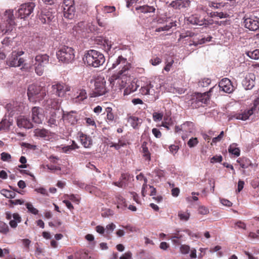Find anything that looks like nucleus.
I'll use <instances>...</instances> for the list:
<instances>
[{"label":"nucleus","mask_w":259,"mask_h":259,"mask_svg":"<svg viewBox=\"0 0 259 259\" xmlns=\"http://www.w3.org/2000/svg\"><path fill=\"white\" fill-rule=\"evenodd\" d=\"M24 54V52L22 50L12 52L7 59V64L10 67H19L23 65L25 60L23 58H21L20 56Z\"/></svg>","instance_id":"nucleus-6"},{"label":"nucleus","mask_w":259,"mask_h":259,"mask_svg":"<svg viewBox=\"0 0 259 259\" xmlns=\"http://www.w3.org/2000/svg\"><path fill=\"white\" fill-rule=\"evenodd\" d=\"M64 17L68 19H72L74 17L75 9L74 6L69 5L67 7H63Z\"/></svg>","instance_id":"nucleus-25"},{"label":"nucleus","mask_w":259,"mask_h":259,"mask_svg":"<svg viewBox=\"0 0 259 259\" xmlns=\"http://www.w3.org/2000/svg\"><path fill=\"white\" fill-rule=\"evenodd\" d=\"M9 231V228L7 224L0 221V233L7 234Z\"/></svg>","instance_id":"nucleus-53"},{"label":"nucleus","mask_w":259,"mask_h":259,"mask_svg":"<svg viewBox=\"0 0 259 259\" xmlns=\"http://www.w3.org/2000/svg\"><path fill=\"white\" fill-rule=\"evenodd\" d=\"M17 124L20 128H31L33 125L30 120L23 116H19L17 119Z\"/></svg>","instance_id":"nucleus-22"},{"label":"nucleus","mask_w":259,"mask_h":259,"mask_svg":"<svg viewBox=\"0 0 259 259\" xmlns=\"http://www.w3.org/2000/svg\"><path fill=\"white\" fill-rule=\"evenodd\" d=\"M255 110V107L253 105L248 109L241 110L234 114V117L236 119L245 121L248 119L254 113Z\"/></svg>","instance_id":"nucleus-13"},{"label":"nucleus","mask_w":259,"mask_h":259,"mask_svg":"<svg viewBox=\"0 0 259 259\" xmlns=\"http://www.w3.org/2000/svg\"><path fill=\"white\" fill-rule=\"evenodd\" d=\"M156 90L157 91H155L153 88V85H152L151 83H149L148 90H149V93H148V95L155 96V94H157L159 92L157 88L156 89Z\"/></svg>","instance_id":"nucleus-60"},{"label":"nucleus","mask_w":259,"mask_h":259,"mask_svg":"<svg viewBox=\"0 0 259 259\" xmlns=\"http://www.w3.org/2000/svg\"><path fill=\"white\" fill-rule=\"evenodd\" d=\"M105 112L107 113L106 121L109 124L114 122V116L112 112V108L108 107L105 108Z\"/></svg>","instance_id":"nucleus-38"},{"label":"nucleus","mask_w":259,"mask_h":259,"mask_svg":"<svg viewBox=\"0 0 259 259\" xmlns=\"http://www.w3.org/2000/svg\"><path fill=\"white\" fill-rule=\"evenodd\" d=\"M34 133L35 136L44 139H49L50 137V132L44 128H36L34 131Z\"/></svg>","instance_id":"nucleus-32"},{"label":"nucleus","mask_w":259,"mask_h":259,"mask_svg":"<svg viewBox=\"0 0 259 259\" xmlns=\"http://www.w3.org/2000/svg\"><path fill=\"white\" fill-rule=\"evenodd\" d=\"M1 159L3 161H10L11 156L9 153L4 152L1 153Z\"/></svg>","instance_id":"nucleus-58"},{"label":"nucleus","mask_w":259,"mask_h":259,"mask_svg":"<svg viewBox=\"0 0 259 259\" xmlns=\"http://www.w3.org/2000/svg\"><path fill=\"white\" fill-rule=\"evenodd\" d=\"M12 122L7 119H3L0 122V131L2 130H8L12 125Z\"/></svg>","instance_id":"nucleus-43"},{"label":"nucleus","mask_w":259,"mask_h":259,"mask_svg":"<svg viewBox=\"0 0 259 259\" xmlns=\"http://www.w3.org/2000/svg\"><path fill=\"white\" fill-rule=\"evenodd\" d=\"M127 121L134 129H137L142 124L143 120L135 116L130 115L128 116Z\"/></svg>","instance_id":"nucleus-27"},{"label":"nucleus","mask_w":259,"mask_h":259,"mask_svg":"<svg viewBox=\"0 0 259 259\" xmlns=\"http://www.w3.org/2000/svg\"><path fill=\"white\" fill-rule=\"evenodd\" d=\"M194 35H195L194 33L189 31H187L186 32L182 33L180 34V39L186 38L187 37H192L194 36Z\"/></svg>","instance_id":"nucleus-56"},{"label":"nucleus","mask_w":259,"mask_h":259,"mask_svg":"<svg viewBox=\"0 0 259 259\" xmlns=\"http://www.w3.org/2000/svg\"><path fill=\"white\" fill-rule=\"evenodd\" d=\"M65 119L71 124H75L78 120L77 113L75 111H71L65 116Z\"/></svg>","instance_id":"nucleus-30"},{"label":"nucleus","mask_w":259,"mask_h":259,"mask_svg":"<svg viewBox=\"0 0 259 259\" xmlns=\"http://www.w3.org/2000/svg\"><path fill=\"white\" fill-rule=\"evenodd\" d=\"M208 6L215 9L223 10L228 9L230 5L228 3L221 2L219 0H213L208 2Z\"/></svg>","instance_id":"nucleus-23"},{"label":"nucleus","mask_w":259,"mask_h":259,"mask_svg":"<svg viewBox=\"0 0 259 259\" xmlns=\"http://www.w3.org/2000/svg\"><path fill=\"white\" fill-rule=\"evenodd\" d=\"M83 60L88 65L95 68L102 65L105 61L103 54L94 50L88 51L84 56Z\"/></svg>","instance_id":"nucleus-3"},{"label":"nucleus","mask_w":259,"mask_h":259,"mask_svg":"<svg viewBox=\"0 0 259 259\" xmlns=\"http://www.w3.org/2000/svg\"><path fill=\"white\" fill-rule=\"evenodd\" d=\"M212 38V37L210 35L207 36L206 37H202L200 39L195 40L193 39L192 40H190V46L194 45L197 46L198 45L203 44L206 42H209Z\"/></svg>","instance_id":"nucleus-34"},{"label":"nucleus","mask_w":259,"mask_h":259,"mask_svg":"<svg viewBox=\"0 0 259 259\" xmlns=\"http://www.w3.org/2000/svg\"><path fill=\"white\" fill-rule=\"evenodd\" d=\"M236 143H233L231 144L228 148V151L230 153L236 156H239L240 155V149L237 147Z\"/></svg>","instance_id":"nucleus-40"},{"label":"nucleus","mask_w":259,"mask_h":259,"mask_svg":"<svg viewBox=\"0 0 259 259\" xmlns=\"http://www.w3.org/2000/svg\"><path fill=\"white\" fill-rule=\"evenodd\" d=\"M189 23L199 26L206 25V20L204 19H200L196 15H191L187 18Z\"/></svg>","instance_id":"nucleus-29"},{"label":"nucleus","mask_w":259,"mask_h":259,"mask_svg":"<svg viewBox=\"0 0 259 259\" xmlns=\"http://www.w3.org/2000/svg\"><path fill=\"white\" fill-rule=\"evenodd\" d=\"M102 11L104 14H111L113 17H116L119 15L118 12L116 11L114 6H105L102 8Z\"/></svg>","instance_id":"nucleus-31"},{"label":"nucleus","mask_w":259,"mask_h":259,"mask_svg":"<svg viewBox=\"0 0 259 259\" xmlns=\"http://www.w3.org/2000/svg\"><path fill=\"white\" fill-rule=\"evenodd\" d=\"M198 140L197 138H191L187 142L188 146L190 148H193L198 144Z\"/></svg>","instance_id":"nucleus-54"},{"label":"nucleus","mask_w":259,"mask_h":259,"mask_svg":"<svg viewBox=\"0 0 259 259\" xmlns=\"http://www.w3.org/2000/svg\"><path fill=\"white\" fill-rule=\"evenodd\" d=\"M185 90L182 88H172L168 89V92H172L173 93H178V94L181 95L185 93Z\"/></svg>","instance_id":"nucleus-59"},{"label":"nucleus","mask_w":259,"mask_h":259,"mask_svg":"<svg viewBox=\"0 0 259 259\" xmlns=\"http://www.w3.org/2000/svg\"><path fill=\"white\" fill-rule=\"evenodd\" d=\"M180 250L183 254H187L190 251V247L187 245H182Z\"/></svg>","instance_id":"nucleus-64"},{"label":"nucleus","mask_w":259,"mask_h":259,"mask_svg":"<svg viewBox=\"0 0 259 259\" xmlns=\"http://www.w3.org/2000/svg\"><path fill=\"white\" fill-rule=\"evenodd\" d=\"M209 92L203 94L196 93L193 96L191 100V104L193 108H197L201 106L203 104H207L209 100L208 94Z\"/></svg>","instance_id":"nucleus-11"},{"label":"nucleus","mask_w":259,"mask_h":259,"mask_svg":"<svg viewBox=\"0 0 259 259\" xmlns=\"http://www.w3.org/2000/svg\"><path fill=\"white\" fill-rule=\"evenodd\" d=\"M95 89L94 94L95 97L105 95L107 92L106 87V80L103 77L98 76L95 80Z\"/></svg>","instance_id":"nucleus-10"},{"label":"nucleus","mask_w":259,"mask_h":259,"mask_svg":"<svg viewBox=\"0 0 259 259\" xmlns=\"http://www.w3.org/2000/svg\"><path fill=\"white\" fill-rule=\"evenodd\" d=\"M25 205L29 212L34 215L38 214V210L36 208H34L31 203L27 202L25 204Z\"/></svg>","instance_id":"nucleus-50"},{"label":"nucleus","mask_w":259,"mask_h":259,"mask_svg":"<svg viewBox=\"0 0 259 259\" xmlns=\"http://www.w3.org/2000/svg\"><path fill=\"white\" fill-rule=\"evenodd\" d=\"M56 56L59 61L69 63L74 60V51L72 48L64 46L59 49Z\"/></svg>","instance_id":"nucleus-5"},{"label":"nucleus","mask_w":259,"mask_h":259,"mask_svg":"<svg viewBox=\"0 0 259 259\" xmlns=\"http://www.w3.org/2000/svg\"><path fill=\"white\" fill-rule=\"evenodd\" d=\"M61 101L59 99H50L43 102L44 105L48 108L57 109L59 108Z\"/></svg>","instance_id":"nucleus-24"},{"label":"nucleus","mask_w":259,"mask_h":259,"mask_svg":"<svg viewBox=\"0 0 259 259\" xmlns=\"http://www.w3.org/2000/svg\"><path fill=\"white\" fill-rule=\"evenodd\" d=\"M237 162L239 163L240 166L243 168H247L249 166L252 165L251 161L249 159L246 157L239 158L237 160Z\"/></svg>","instance_id":"nucleus-36"},{"label":"nucleus","mask_w":259,"mask_h":259,"mask_svg":"<svg viewBox=\"0 0 259 259\" xmlns=\"http://www.w3.org/2000/svg\"><path fill=\"white\" fill-rule=\"evenodd\" d=\"M2 44L4 48L9 47V49H11L13 44L12 39L10 37H5L2 40Z\"/></svg>","instance_id":"nucleus-52"},{"label":"nucleus","mask_w":259,"mask_h":259,"mask_svg":"<svg viewBox=\"0 0 259 259\" xmlns=\"http://www.w3.org/2000/svg\"><path fill=\"white\" fill-rule=\"evenodd\" d=\"M134 176H131L130 174L126 173V174H122L120 178V180H121L122 181L123 180L128 181H130L131 178H133Z\"/></svg>","instance_id":"nucleus-62"},{"label":"nucleus","mask_w":259,"mask_h":259,"mask_svg":"<svg viewBox=\"0 0 259 259\" xmlns=\"http://www.w3.org/2000/svg\"><path fill=\"white\" fill-rule=\"evenodd\" d=\"M32 63L34 67L35 72L36 74L39 76L42 75L45 66L35 63H34V61H32Z\"/></svg>","instance_id":"nucleus-46"},{"label":"nucleus","mask_w":259,"mask_h":259,"mask_svg":"<svg viewBox=\"0 0 259 259\" xmlns=\"http://www.w3.org/2000/svg\"><path fill=\"white\" fill-rule=\"evenodd\" d=\"M35 7V4L33 2L22 4L17 11L18 18L26 19L33 13Z\"/></svg>","instance_id":"nucleus-8"},{"label":"nucleus","mask_w":259,"mask_h":259,"mask_svg":"<svg viewBox=\"0 0 259 259\" xmlns=\"http://www.w3.org/2000/svg\"><path fill=\"white\" fill-rule=\"evenodd\" d=\"M115 198L117 203V207L122 210L124 209L127 206L125 199L120 195H117Z\"/></svg>","instance_id":"nucleus-37"},{"label":"nucleus","mask_w":259,"mask_h":259,"mask_svg":"<svg viewBox=\"0 0 259 259\" xmlns=\"http://www.w3.org/2000/svg\"><path fill=\"white\" fill-rule=\"evenodd\" d=\"M14 11L12 9L6 10L0 13V34H6L11 32L16 25Z\"/></svg>","instance_id":"nucleus-2"},{"label":"nucleus","mask_w":259,"mask_h":259,"mask_svg":"<svg viewBox=\"0 0 259 259\" xmlns=\"http://www.w3.org/2000/svg\"><path fill=\"white\" fill-rule=\"evenodd\" d=\"M1 194L8 198H14L16 195L15 192L9 191L7 189H2L1 191Z\"/></svg>","instance_id":"nucleus-47"},{"label":"nucleus","mask_w":259,"mask_h":259,"mask_svg":"<svg viewBox=\"0 0 259 259\" xmlns=\"http://www.w3.org/2000/svg\"><path fill=\"white\" fill-rule=\"evenodd\" d=\"M163 115L161 112H154L153 113V119L155 122L160 121L162 119Z\"/></svg>","instance_id":"nucleus-55"},{"label":"nucleus","mask_w":259,"mask_h":259,"mask_svg":"<svg viewBox=\"0 0 259 259\" xmlns=\"http://www.w3.org/2000/svg\"><path fill=\"white\" fill-rule=\"evenodd\" d=\"M49 56L45 54H39L35 56L34 63L46 66L49 63Z\"/></svg>","instance_id":"nucleus-28"},{"label":"nucleus","mask_w":259,"mask_h":259,"mask_svg":"<svg viewBox=\"0 0 259 259\" xmlns=\"http://www.w3.org/2000/svg\"><path fill=\"white\" fill-rule=\"evenodd\" d=\"M211 81L210 78H204L198 82V86L202 88L207 87L210 84Z\"/></svg>","instance_id":"nucleus-49"},{"label":"nucleus","mask_w":259,"mask_h":259,"mask_svg":"<svg viewBox=\"0 0 259 259\" xmlns=\"http://www.w3.org/2000/svg\"><path fill=\"white\" fill-rule=\"evenodd\" d=\"M131 67V65L128 62L126 58L124 57L122 55H119L113 61L111 66L109 68V70L114 69L118 70L116 75H112V77L109 78V80L110 84L114 85L115 80H116L120 77L127 76Z\"/></svg>","instance_id":"nucleus-1"},{"label":"nucleus","mask_w":259,"mask_h":259,"mask_svg":"<svg viewBox=\"0 0 259 259\" xmlns=\"http://www.w3.org/2000/svg\"><path fill=\"white\" fill-rule=\"evenodd\" d=\"M243 24L249 30L256 31L259 29V17L253 15H246L243 18Z\"/></svg>","instance_id":"nucleus-9"},{"label":"nucleus","mask_w":259,"mask_h":259,"mask_svg":"<svg viewBox=\"0 0 259 259\" xmlns=\"http://www.w3.org/2000/svg\"><path fill=\"white\" fill-rule=\"evenodd\" d=\"M80 141L84 148H89L92 144L91 138L83 133H78Z\"/></svg>","instance_id":"nucleus-26"},{"label":"nucleus","mask_w":259,"mask_h":259,"mask_svg":"<svg viewBox=\"0 0 259 259\" xmlns=\"http://www.w3.org/2000/svg\"><path fill=\"white\" fill-rule=\"evenodd\" d=\"M95 42L96 44L102 46L103 49L107 53L110 51L113 45V42L111 40L101 36H97L95 39Z\"/></svg>","instance_id":"nucleus-15"},{"label":"nucleus","mask_w":259,"mask_h":259,"mask_svg":"<svg viewBox=\"0 0 259 259\" xmlns=\"http://www.w3.org/2000/svg\"><path fill=\"white\" fill-rule=\"evenodd\" d=\"M149 3L150 5L146 4L141 6H137L135 9L138 12L144 14L154 13L157 7L156 2L152 0V2Z\"/></svg>","instance_id":"nucleus-17"},{"label":"nucleus","mask_w":259,"mask_h":259,"mask_svg":"<svg viewBox=\"0 0 259 259\" xmlns=\"http://www.w3.org/2000/svg\"><path fill=\"white\" fill-rule=\"evenodd\" d=\"M23 105L21 103H17L16 105L14 104L13 105V107L11 109V111L10 113L12 115H13L15 113H20L23 111Z\"/></svg>","instance_id":"nucleus-44"},{"label":"nucleus","mask_w":259,"mask_h":259,"mask_svg":"<svg viewBox=\"0 0 259 259\" xmlns=\"http://www.w3.org/2000/svg\"><path fill=\"white\" fill-rule=\"evenodd\" d=\"M87 98V93L85 90H79L76 92V97L73 99L74 102L79 103Z\"/></svg>","instance_id":"nucleus-33"},{"label":"nucleus","mask_w":259,"mask_h":259,"mask_svg":"<svg viewBox=\"0 0 259 259\" xmlns=\"http://www.w3.org/2000/svg\"><path fill=\"white\" fill-rule=\"evenodd\" d=\"M5 215L6 218L10 220L9 225L12 228H16L18 224L21 221V218L18 213L12 214L10 211H7Z\"/></svg>","instance_id":"nucleus-16"},{"label":"nucleus","mask_w":259,"mask_h":259,"mask_svg":"<svg viewBox=\"0 0 259 259\" xmlns=\"http://www.w3.org/2000/svg\"><path fill=\"white\" fill-rule=\"evenodd\" d=\"M183 133L182 134V138L185 141L186 140L190 134L193 133L195 130L194 124L191 121H186L182 124V128Z\"/></svg>","instance_id":"nucleus-14"},{"label":"nucleus","mask_w":259,"mask_h":259,"mask_svg":"<svg viewBox=\"0 0 259 259\" xmlns=\"http://www.w3.org/2000/svg\"><path fill=\"white\" fill-rule=\"evenodd\" d=\"M71 88L68 84L61 82H54L51 87L48 94L55 95L59 97L64 96L65 94L70 91Z\"/></svg>","instance_id":"nucleus-7"},{"label":"nucleus","mask_w":259,"mask_h":259,"mask_svg":"<svg viewBox=\"0 0 259 259\" xmlns=\"http://www.w3.org/2000/svg\"><path fill=\"white\" fill-rule=\"evenodd\" d=\"M178 216L179 218L182 221H188L190 217V213L188 210L186 211L181 210L178 212Z\"/></svg>","instance_id":"nucleus-42"},{"label":"nucleus","mask_w":259,"mask_h":259,"mask_svg":"<svg viewBox=\"0 0 259 259\" xmlns=\"http://www.w3.org/2000/svg\"><path fill=\"white\" fill-rule=\"evenodd\" d=\"M220 88V90L223 91L227 93H231L234 90V87L233 86L231 80L227 78H223L219 82V85H214L211 88L209 91V93H211L214 89Z\"/></svg>","instance_id":"nucleus-12"},{"label":"nucleus","mask_w":259,"mask_h":259,"mask_svg":"<svg viewBox=\"0 0 259 259\" xmlns=\"http://www.w3.org/2000/svg\"><path fill=\"white\" fill-rule=\"evenodd\" d=\"M139 85H138L135 81L132 82L130 84L126 87V88L124 90V95H129L134 92H135Z\"/></svg>","instance_id":"nucleus-39"},{"label":"nucleus","mask_w":259,"mask_h":259,"mask_svg":"<svg viewBox=\"0 0 259 259\" xmlns=\"http://www.w3.org/2000/svg\"><path fill=\"white\" fill-rule=\"evenodd\" d=\"M46 89L37 84L29 85L27 89V95L30 102L36 103L42 100L46 96Z\"/></svg>","instance_id":"nucleus-4"},{"label":"nucleus","mask_w":259,"mask_h":259,"mask_svg":"<svg viewBox=\"0 0 259 259\" xmlns=\"http://www.w3.org/2000/svg\"><path fill=\"white\" fill-rule=\"evenodd\" d=\"M222 160V156L221 155H216L210 159V162L212 163L220 162Z\"/></svg>","instance_id":"nucleus-61"},{"label":"nucleus","mask_w":259,"mask_h":259,"mask_svg":"<svg viewBox=\"0 0 259 259\" xmlns=\"http://www.w3.org/2000/svg\"><path fill=\"white\" fill-rule=\"evenodd\" d=\"M149 84L145 86L142 87L140 90V93L143 95H148L149 93V90H148Z\"/></svg>","instance_id":"nucleus-63"},{"label":"nucleus","mask_w":259,"mask_h":259,"mask_svg":"<svg viewBox=\"0 0 259 259\" xmlns=\"http://www.w3.org/2000/svg\"><path fill=\"white\" fill-rule=\"evenodd\" d=\"M58 150L60 152L69 154L71 152V151L73 150V148H72L70 145L64 146L62 145L58 147Z\"/></svg>","instance_id":"nucleus-51"},{"label":"nucleus","mask_w":259,"mask_h":259,"mask_svg":"<svg viewBox=\"0 0 259 259\" xmlns=\"http://www.w3.org/2000/svg\"><path fill=\"white\" fill-rule=\"evenodd\" d=\"M245 54L251 59L257 60L259 59V49L247 51Z\"/></svg>","instance_id":"nucleus-45"},{"label":"nucleus","mask_w":259,"mask_h":259,"mask_svg":"<svg viewBox=\"0 0 259 259\" xmlns=\"http://www.w3.org/2000/svg\"><path fill=\"white\" fill-rule=\"evenodd\" d=\"M32 119L36 123L39 124L44 119L42 109L38 107H34L32 108Z\"/></svg>","instance_id":"nucleus-18"},{"label":"nucleus","mask_w":259,"mask_h":259,"mask_svg":"<svg viewBox=\"0 0 259 259\" xmlns=\"http://www.w3.org/2000/svg\"><path fill=\"white\" fill-rule=\"evenodd\" d=\"M231 12L228 9H223L222 11H217V17L220 19L228 18L230 16Z\"/></svg>","instance_id":"nucleus-41"},{"label":"nucleus","mask_w":259,"mask_h":259,"mask_svg":"<svg viewBox=\"0 0 259 259\" xmlns=\"http://www.w3.org/2000/svg\"><path fill=\"white\" fill-rule=\"evenodd\" d=\"M55 13L47 10L42 11L39 19L44 24H48L55 19Z\"/></svg>","instance_id":"nucleus-21"},{"label":"nucleus","mask_w":259,"mask_h":259,"mask_svg":"<svg viewBox=\"0 0 259 259\" xmlns=\"http://www.w3.org/2000/svg\"><path fill=\"white\" fill-rule=\"evenodd\" d=\"M190 0H175L169 4V6L176 10L187 9L190 6Z\"/></svg>","instance_id":"nucleus-20"},{"label":"nucleus","mask_w":259,"mask_h":259,"mask_svg":"<svg viewBox=\"0 0 259 259\" xmlns=\"http://www.w3.org/2000/svg\"><path fill=\"white\" fill-rule=\"evenodd\" d=\"M126 140L124 138L121 137L118 140L117 143L110 142L109 144L110 147H114L115 149L118 150L120 148L124 147L126 145Z\"/></svg>","instance_id":"nucleus-35"},{"label":"nucleus","mask_w":259,"mask_h":259,"mask_svg":"<svg viewBox=\"0 0 259 259\" xmlns=\"http://www.w3.org/2000/svg\"><path fill=\"white\" fill-rule=\"evenodd\" d=\"M175 22H170L168 25H166L162 27L157 28L155 30L156 32H161L163 31H167L169 30L173 26H176Z\"/></svg>","instance_id":"nucleus-48"},{"label":"nucleus","mask_w":259,"mask_h":259,"mask_svg":"<svg viewBox=\"0 0 259 259\" xmlns=\"http://www.w3.org/2000/svg\"><path fill=\"white\" fill-rule=\"evenodd\" d=\"M115 228L116 226L113 223H111L109 225H107L105 229V232L107 234H109L114 231Z\"/></svg>","instance_id":"nucleus-57"},{"label":"nucleus","mask_w":259,"mask_h":259,"mask_svg":"<svg viewBox=\"0 0 259 259\" xmlns=\"http://www.w3.org/2000/svg\"><path fill=\"white\" fill-rule=\"evenodd\" d=\"M255 76L253 73L247 74L242 81V85L245 90H250L255 84Z\"/></svg>","instance_id":"nucleus-19"}]
</instances>
